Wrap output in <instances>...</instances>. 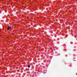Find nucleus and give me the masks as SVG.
Masks as SVG:
<instances>
[{"mask_svg":"<svg viewBox=\"0 0 77 77\" xmlns=\"http://www.w3.org/2000/svg\"><path fill=\"white\" fill-rule=\"evenodd\" d=\"M11 29V27H9L8 28V30H9V29Z\"/></svg>","mask_w":77,"mask_h":77,"instance_id":"1","label":"nucleus"},{"mask_svg":"<svg viewBox=\"0 0 77 77\" xmlns=\"http://www.w3.org/2000/svg\"><path fill=\"white\" fill-rule=\"evenodd\" d=\"M28 68H30V65H28Z\"/></svg>","mask_w":77,"mask_h":77,"instance_id":"2","label":"nucleus"}]
</instances>
